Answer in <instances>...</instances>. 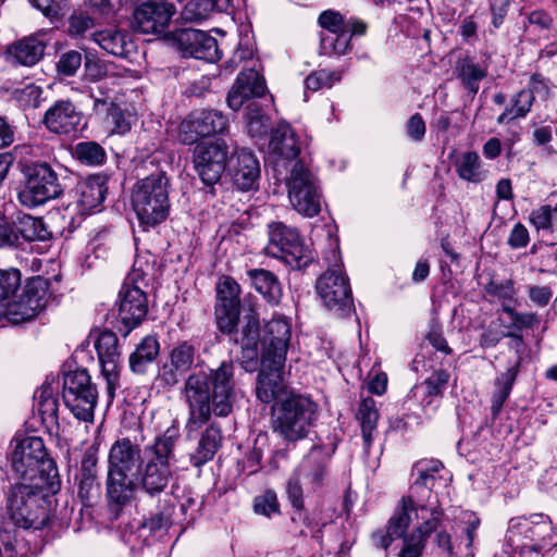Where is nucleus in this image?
Returning a JSON list of instances; mask_svg holds the SVG:
<instances>
[{"label":"nucleus","instance_id":"nucleus-1","mask_svg":"<svg viewBox=\"0 0 557 557\" xmlns=\"http://www.w3.org/2000/svg\"><path fill=\"white\" fill-rule=\"evenodd\" d=\"M181 398L188 408V432L206 424L212 413L227 417L236 401L233 361H222L216 369L190 373L181 389Z\"/></svg>","mask_w":557,"mask_h":557},{"label":"nucleus","instance_id":"nucleus-2","mask_svg":"<svg viewBox=\"0 0 557 557\" xmlns=\"http://www.w3.org/2000/svg\"><path fill=\"white\" fill-rule=\"evenodd\" d=\"M240 286L231 276H223L216 284V302L214 308L218 329L230 335V339L242 349L240 364L246 371H253L258 363V344L260 323L257 313L250 310L239 322Z\"/></svg>","mask_w":557,"mask_h":557},{"label":"nucleus","instance_id":"nucleus-3","mask_svg":"<svg viewBox=\"0 0 557 557\" xmlns=\"http://www.w3.org/2000/svg\"><path fill=\"white\" fill-rule=\"evenodd\" d=\"M7 459L9 480L17 483L47 484L51 492L60 491L61 479L57 462L49 456L41 437H14Z\"/></svg>","mask_w":557,"mask_h":557},{"label":"nucleus","instance_id":"nucleus-4","mask_svg":"<svg viewBox=\"0 0 557 557\" xmlns=\"http://www.w3.org/2000/svg\"><path fill=\"white\" fill-rule=\"evenodd\" d=\"M180 435L178 428L172 425L145 447V461L134 480L136 490L149 498L161 497L174 480L177 462L175 446Z\"/></svg>","mask_w":557,"mask_h":557},{"label":"nucleus","instance_id":"nucleus-5","mask_svg":"<svg viewBox=\"0 0 557 557\" xmlns=\"http://www.w3.org/2000/svg\"><path fill=\"white\" fill-rule=\"evenodd\" d=\"M336 449V436L330 435L326 442L314 444L301 458L285 484V493L290 505L298 509L302 508L304 487L308 494H315L326 486L331 461Z\"/></svg>","mask_w":557,"mask_h":557},{"label":"nucleus","instance_id":"nucleus-6","mask_svg":"<svg viewBox=\"0 0 557 557\" xmlns=\"http://www.w3.org/2000/svg\"><path fill=\"white\" fill-rule=\"evenodd\" d=\"M145 461L140 443L129 437H119L108 454L106 480L107 497L110 505L122 507L131 502L136 491L134 480Z\"/></svg>","mask_w":557,"mask_h":557},{"label":"nucleus","instance_id":"nucleus-7","mask_svg":"<svg viewBox=\"0 0 557 557\" xmlns=\"http://www.w3.org/2000/svg\"><path fill=\"white\" fill-rule=\"evenodd\" d=\"M54 494L47 484L12 482L4 491V518L17 528L40 530L49 521V496Z\"/></svg>","mask_w":557,"mask_h":557},{"label":"nucleus","instance_id":"nucleus-8","mask_svg":"<svg viewBox=\"0 0 557 557\" xmlns=\"http://www.w3.org/2000/svg\"><path fill=\"white\" fill-rule=\"evenodd\" d=\"M318 419L319 405L310 396L301 394H289L272 410L273 432L290 443L308 437Z\"/></svg>","mask_w":557,"mask_h":557},{"label":"nucleus","instance_id":"nucleus-9","mask_svg":"<svg viewBox=\"0 0 557 557\" xmlns=\"http://www.w3.org/2000/svg\"><path fill=\"white\" fill-rule=\"evenodd\" d=\"M132 207L144 231L165 221L170 212L169 178L156 172L139 180L133 188Z\"/></svg>","mask_w":557,"mask_h":557},{"label":"nucleus","instance_id":"nucleus-10","mask_svg":"<svg viewBox=\"0 0 557 557\" xmlns=\"http://www.w3.org/2000/svg\"><path fill=\"white\" fill-rule=\"evenodd\" d=\"M327 270L318 278L315 289L325 307L338 317H347L354 309L348 277L342 271V257L337 243L325 252Z\"/></svg>","mask_w":557,"mask_h":557},{"label":"nucleus","instance_id":"nucleus-11","mask_svg":"<svg viewBox=\"0 0 557 557\" xmlns=\"http://www.w3.org/2000/svg\"><path fill=\"white\" fill-rule=\"evenodd\" d=\"M24 181L17 191L18 202L34 209L59 198L63 194L57 172L47 162H25L21 164Z\"/></svg>","mask_w":557,"mask_h":557},{"label":"nucleus","instance_id":"nucleus-12","mask_svg":"<svg viewBox=\"0 0 557 557\" xmlns=\"http://www.w3.org/2000/svg\"><path fill=\"white\" fill-rule=\"evenodd\" d=\"M322 28L320 33V53L324 55H343L350 50L354 35H364L367 24L359 18H346L334 10L323 11L318 18Z\"/></svg>","mask_w":557,"mask_h":557},{"label":"nucleus","instance_id":"nucleus-13","mask_svg":"<svg viewBox=\"0 0 557 557\" xmlns=\"http://www.w3.org/2000/svg\"><path fill=\"white\" fill-rule=\"evenodd\" d=\"M268 233L269 242L264 248L267 256L281 259L296 270L306 269L313 261L314 256L297 228L282 222H272L268 225Z\"/></svg>","mask_w":557,"mask_h":557},{"label":"nucleus","instance_id":"nucleus-14","mask_svg":"<svg viewBox=\"0 0 557 557\" xmlns=\"http://www.w3.org/2000/svg\"><path fill=\"white\" fill-rule=\"evenodd\" d=\"M62 398L76 419L85 422L94 420L98 389L87 370L76 369L64 374Z\"/></svg>","mask_w":557,"mask_h":557},{"label":"nucleus","instance_id":"nucleus-15","mask_svg":"<svg viewBox=\"0 0 557 557\" xmlns=\"http://www.w3.org/2000/svg\"><path fill=\"white\" fill-rule=\"evenodd\" d=\"M48 280L36 276L26 281L22 290L14 293L0 309V317L17 324L35 318L47 304Z\"/></svg>","mask_w":557,"mask_h":557},{"label":"nucleus","instance_id":"nucleus-16","mask_svg":"<svg viewBox=\"0 0 557 557\" xmlns=\"http://www.w3.org/2000/svg\"><path fill=\"white\" fill-rule=\"evenodd\" d=\"M553 530L548 516L542 513L531 515L530 518H511L508 523L505 541L515 552L525 549L539 552L549 542Z\"/></svg>","mask_w":557,"mask_h":557},{"label":"nucleus","instance_id":"nucleus-17","mask_svg":"<svg viewBox=\"0 0 557 557\" xmlns=\"http://www.w3.org/2000/svg\"><path fill=\"white\" fill-rule=\"evenodd\" d=\"M144 280V272L134 268L119 293V318L125 326L124 336L141 324L147 315L148 299L140 286Z\"/></svg>","mask_w":557,"mask_h":557},{"label":"nucleus","instance_id":"nucleus-18","mask_svg":"<svg viewBox=\"0 0 557 557\" xmlns=\"http://www.w3.org/2000/svg\"><path fill=\"white\" fill-rule=\"evenodd\" d=\"M288 197L294 209L305 216L321 211V194L315 175L300 161L296 162L287 181Z\"/></svg>","mask_w":557,"mask_h":557},{"label":"nucleus","instance_id":"nucleus-19","mask_svg":"<svg viewBox=\"0 0 557 557\" xmlns=\"http://www.w3.org/2000/svg\"><path fill=\"white\" fill-rule=\"evenodd\" d=\"M227 127L228 120L221 111L194 110L181 122L178 139L184 145H194L202 138L223 134Z\"/></svg>","mask_w":557,"mask_h":557},{"label":"nucleus","instance_id":"nucleus-20","mask_svg":"<svg viewBox=\"0 0 557 557\" xmlns=\"http://www.w3.org/2000/svg\"><path fill=\"white\" fill-rule=\"evenodd\" d=\"M228 146L223 139L198 144L193 152L194 168L208 186L219 183L226 170Z\"/></svg>","mask_w":557,"mask_h":557},{"label":"nucleus","instance_id":"nucleus-21","mask_svg":"<svg viewBox=\"0 0 557 557\" xmlns=\"http://www.w3.org/2000/svg\"><path fill=\"white\" fill-rule=\"evenodd\" d=\"M169 39L185 58L207 62H216L221 59L216 39L203 30L181 28L172 32Z\"/></svg>","mask_w":557,"mask_h":557},{"label":"nucleus","instance_id":"nucleus-22","mask_svg":"<svg viewBox=\"0 0 557 557\" xmlns=\"http://www.w3.org/2000/svg\"><path fill=\"white\" fill-rule=\"evenodd\" d=\"M176 9L164 0H146L135 7L131 20L133 30L141 34H162Z\"/></svg>","mask_w":557,"mask_h":557},{"label":"nucleus","instance_id":"nucleus-23","mask_svg":"<svg viewBox=\"0 0 557 557\" xmlns=\"http://www.w3.org/2000/svg\"><path fill=\"white\" fill-rule=\"evenodd\" d=\"M198 357V348L193 341L178 343L170 352L169 362H165L159 373L162 386L172 388L193 368Z\"/></svg>","mask_w":557,"mask_h":557},{"label":"nucleus","instance_id":"nucleus-24","mask_svg":"<svg viewBox=\"0 0 557 557\" xmlns=\"http://www.w3.org/2000/svg\"><path fill=\"white\" fill-rule=\"evenodd\" d=\"M267 91L265 79L255 65L245 66L227 94V106L238 111L247 101L264 97Z\"/></svg>","mask_w":557,"mask_h":557},{"label":"nucleus","instance_id":"nucleus-25","mask_svg":"<svg viewBox=\"0 0 557 557\" xmlns=\"http://www.w3.org/2000/svg\"><path fill=\"white\" fill-rule=\"evenodd\" d=\"M101 366V373L107 381V389L110 395L117 385L120 376V347L116 334L110 330L101 331L95 342Z\"/></svg>","mask_w":557,"mask_h":557},{"label":"nucleus","instance_id":"nucleus-26","mask_svg":"<svg viewBox=\"0 0 557 557\" xmlns=\"http://www.w3.org/2000/svg\"><path fill=\"white\" fill-rule=\"evenodd\" d=\"M443 469V462L437 459H423L416 462L412 471L417 478L410 486L408 502H416L420 507L424 503L440 505L437 499L432 500V490L435 481L442 478L440 472Z\"/></svg>","mask_w":557,"mask_h":557},{"label":"nucleus","instance_id":"nucleus-27","mask_svg":"<svg viewBox=\"0 0 557 557\" xmlns=\"http://www.w3.org/2000/svg\"><path fill=\"white\" fill-rule=\"evenodd\" d=\"M84 115L71 100H57L45 113L42 123L58 135H72L82 128Z\"/></svg>","mask_w":557,"mask_h":557},{"label":"nucleus","instance_id":"nucleus-28","mask_svg":"<svg viewBox=\"0 0 557 557\" xmlns=\"http://www.w3.org/2000/svg\"><path fill=\"white\" fill-rule=\"evenodd\" d=\"M290 341V324L282 318L272 319L264 326L261 359L286 361Z\"/></svg>","mask_w":557,"mask_h":557},{"label":"nucleus","instance_id":"nucleus-29","mask_svg":"<svg viewBox=\"0 0 557 557\" xmlns=\"http://www.w3.org/2000/svg\"><path fill=\"white\" fill-rule=\"evenodd\" d=\"M444 516V509L435 504V507H432L431 517L420 523L411 534L401 537L404 547L398 557H420L429 536L442 527Z\"/></svg>","mask_w":557,"mask_h":557},{"label":"nucleus","instance_id":"nucleus-30","mask_svg":"<svg viewBox=\"0 0 557 557\" xmlns=\"http://www.w3.org/2000/svg\"><path fill=\"white\" fill-rule=\"evenodd\" d=\"M285 362L274 359H261V368L257 377L256 395L264 404L275 400L283 391V370Z\"/></svg>","mask_w":557,"mask_h":557},{"label":"nucleus","instance_id":"nucleus-31","mask_svg":"<svg viewBox=\"0 0 557 557\" xmlns=\"http://www.w3.org/2000/svg\"><path fill=\"white\" fill-rule=\"evenodd\" d=\"M230 173L234 184L240 190H250L258 186L260 163L251 151L242 149L231 159Z\"/></svg>","mask_w":557,"mask_h":557},{"label":"nucleus","instance_id":"nucleus-32","mask_svg":"<svg viewBox=\"0 0 557 557\" xmlns=\"http://www.w3.org/2000/svg\"><path fill=\"white\" fill-rule=\"evenodd\" d=\"M108 193V176L106 174L89 175L77 186L78 198L76 209L81 214H89L106 199Z\"/></svg>","mask_w":557,"mask_h":557},{"label":"nucleus","instance_id":"nucleus-33","mask_svg":"<svg viewBox=\"0 0 557 557\" xmlns=\"http://www.w3.org/2000/svg\"><path fill=\"white\" fill-rule=\"evenodd\" d=\"M408 500L409 495L403 497L400 507L396 509L395 513L388 520V532L396 539L406 536V532L411 522V512H414L417 519L425 521L431 517L432 507H435V504L425 503L420 507L416 502Z\"/></svg>","mask_w":557,"mask_h":557},{"label":"nucleus","instance_id":"nucleus-34","mask_svg":"<svg viewBox=\"0 0 557 557\" xmlns=\"http://www.w3.org/2000/svg\"><path fill=\"white\" fill-rule=\"evenodd\" d=\"M45 49L41 39L28 36L8 46L5 58L13 65L33 66L44 57Z\"/></svg>","mask_w":557,"mask_h":557},{"label":"nucleus","instance_id":"nucleus-35","mask_svg":"<svg viewBox=\"0 0 557 557\" xmlns=\"http://www.w3.org/2000/svg\"><path fill=\"white\" fill-rule=\"evenodd\" d=\"M223 434L218 423H210L200 434L197 446L189 454V462L195 468H201L211 461L222 446Z\"/></svg>","mask_w":557,"mask_h":557},{"label":"nucleus","instance_id":"nucleus-36","mask_svg":"<svg viewBox=\"0 0 557 557\" xmlns=\"http://www.w3.org/2000/svg\"><path fill=\"white\" fill-rule=\"evenodd\" d=\"M454 75L468 94L473 97L480 89L481 81L487 76V66L476 62L473 57L466 54L456 61Z\"/></svg>","mask_w":557,"mask_h":557},{"label":"nucleus","instance_id":"nucleus-37","mask_svg":"<svg viewBox=\"0 0 557 557\" xmlns=\"http://www.w3.org/2000/svg\"><path fill=\"white\" fill-rule=\"evenodd\" d=\"M35 401L41 423L50 435H58L60 430L59 423V403L53 396L50 387L45 386L35 393Z\"/></svg>","mask_w":557,"mask_h":557},{"label":"nucleus","instance_id":"nucleus-38","mask_svg":"<svg viewBox=\"0 0 557 557\" xmlns=\"http://www.w3.org/2000/svg\"><path fill=\"white\" fill-rule=\"evenodd\" d=\"M253 288L271 305H277L283 296L282 284L277 276L265 269L247 271Z\"/></svg>","mask_w":557,"mask_h":557},{"label":"nucleus","instance_id":"nucleus-39","mask_svg":"<svg viewBox=\"0 0 557 557\" xmlns=\"http://www.w3.org/2000/svg\"><path fill=\"white\" fill-rule=\"evenodd\" d=\"M269 147L273 154L286 160H293L300 153L296 134L287 123L278 124L272 132Z\"/></svg>","mask_w":557,"mask_h":557},{"label":"nucleus","instance_id":"nucleus-40","mask_svg":"<svg viewBox=\"0 0 557 557\" xmlns=\"http://www.w3.org/2000/svg\"><path fill=\"white\" fill-rule=\"evenodd\" d=\"M14 221V231L17 235V247L22 239L25 242H45L51 237L42 218H35L26 213L17 214Z\"/></svg>","mask_w":557,"mask_h":557},{"label":"nucleus","instance_id":"nucleus-41","mask_svg":"<svg viewBox=\"0 0 557 557\" xmlns=\"http://www.w3.org/2000/svg\"><path fill=\"white\" fill-rule=\"evenodd\" d=\"M379 417L380 414L375 400L371 397L363 398L357 409L356 419L361 428L363 448L367 455L372 446Z\"/></svg>","mask_w":557,"mask_h":557},{"label":"nucleus","instance_id":"nucleus-42","mask_svg":"<svg viewBox=\"0 0 557 557\" xmlns=\"http://www.w3.org/2000/svg\"><path fill=\"white\" fill-rule=\"evenodd\" d=\"M160 352V344L154 336L148 335L141 339L128 358L129 369L136 374L146 373Z\"/></svg>","mask_w":557,"mask_h":557},{"label":"nucleus","instance_id":"nucleus-43","mask_svg":"<svg viewBox=\"0 0 557 557\" xmlns=\"http://www.w3.org/2000/svg\"><path fill=\"white\" fill-rule=\"evenodd\" d=\"M520 361L509 367L504 373L495 379L494 392L491 398V412L496 418L506 400L508 399L519 372Z\"/></svg>","mask_w":557,"mask_h":557},{"label":"nucleus","instance_id":"nucleus-44","mask_svg":"<svg viewBox=\"0 0 557 557\" xmlns=\"http://www.w3.org/2000/svg\"><path fill=\"white\" fill-rule=\"evenodd\" d=\"M454 166L458 177L462 181L478 184L485 177L482 161L475 151L459 153L454 161Z\"/></svg>","mask_w":557,"mask_h":557},{"label":"nucleus","instance_id":"nucleus-45","mask_svg":"<svg viewBox=\"0 0 557 557\" xmlns=\"http://www.w3.org/2000/svg\"><path fill=\"white\" fill-rule=\"evenodd\" d=\"M97 462L98 458L94 453L88 451L83 457L77 476L78 495L83 499H89L92 492L99 490Z\"/></svg>","mask_w":557,"mask_h":557},{"label":"nucleus","instance_id":"nucleus-46","mask_svg":"<svg viewBox=\"0 0 557 557\" xmlns=\"http://www.w3.org/2000/svg\"><path fill=\"white\" fill-rule=\"evenodd\" d=\"M534 103V97L530 91L523 88L516 92L509 101V104L497 116V124H508L518 119H524L531 111Z\"/></svg>","mask_w":557,"mask_h":557},{"label":"nucleus","instance_id":"nucleus-47","mask_svg":"<svg viewBox=\"0 0 557 557\" xmlns=\"http://www.w3.org/2000/svg\"><path fill=\"white\" fill-rule=\"evenodd\" d=\"M72 156L81 164L86 166L102 165L107 160L103 147L97 141H79L72 147Z\"/></svg>","mask_w":557,"mask_h":557},{"label":"nucleus","instance_id":"nucleus-48","mask_svg":"<svg viewBox=\"0 0 557 557\" xmlns=\"http://www.w3.org/2000/svg\"><path fill=\"white\" fill-rule=\"evenodd\" d=\"M128 35L116 29H106L92 35V39L103 50L115 57H125Z\"/></svg>","mask_w":557,"mask_h":557},{"label":"nucleus","instance_id":"nucleus-49","mask_svg":"<svg viewBox=\"0 0 557 557\" xmlns=\"http://www.w3.org/2000/svg\"><path fill=\"white\" fill-rule=\"evenodd\" d=\"M174 523V505L170 500H164L162 507L149 518L140 522L139 528L148 530L151 534L162 533Z\"/></svg>","mask_w":557,"mask_h":557},{"label":"nucleus","instance_id":"nucleus-50","mask_svg":"<svg viewBox=\"0 0 557 557\" xmlns=\"http://www.w3.org/2000/svg\"><path fill=\"white\" fill-rule=\"evenodd\" d=\"M554 25L553 16L544 9H535L525 13L524 32L540 36L548 34Z\"/></svg>","mask_w":557,"mask_h":557},{"label":"nucleus","instance_id":"nucleus-51","mask_svg":"<svg viewBox=\"0 0 557 557\" xmlns=\"http://www.w3.org/2000/svg\"><path fill=\"white\" fill-rule=\"evenodd\" d=\"M216 10L213 0H189L183 11L182 18L186 22H200L210 16Z\"/></svg>","mask_w":557,"mask_h":557},{"label":"nucleus","instance_id":"nucleus-52","mask_svg":"<svg viewBox=\"0 0 557 557\" xmlns=\"http://www.w3.org/2000/svg\"><path fill=\"white\" fill-rule=\"evenodd\" d=\"M342 74L338 71L318 70L312 72L305 79L306 90L318 91L322 88H331L335 83L339 82Z\"/></svg>","mask_w":557,"mask_h":557},{"label":"nucleus","instance_id":"nucleus-53","mask_svg":"<svg viewBox=\"0 0 557 557\" xmlns=\"http://www.w3.org/2000/svg\"><path fill=\"white\" fill-rule=\"evenodd\" d=\"M449 379L450 374L447 370L438 369L422 383L425 395L430 398L428 405L432 404V398H441L443 396Z\"/></svg>","mask_w":557,"mask_h":557},{"label":"nucleus","instance_id":"nucleus-54","mask_svg":"<svg viewBox=\"0 0 557 557\" xmlns=\"http://www.w3.org/2000/svg\"><path fill=\"white\" fill-rule=\"evenodd\" d=\"M529 221L537 231H552L554 221H557V206H541L530 213Z\"/></svg>","mask_w":557,"mask_h":557},{"label":"nucleus","instance_id":"nucleus-55","mask_svg":"<svg viewBox=\"0 0 557 557\" xmlns=\"http://www.w3.org/2000/svg\"><path fill=\"white\" fill-rule=\"evenodd\" d=\"M253 509L256 513L267 517L280 513V504L276 493L272 490H268L262 495L256 497Z\"/></svg>","mask_w":557,"mask_h":557},{"label":"nucleus","instance_id":"nucleus-56","mask_svg":"<svg viewBox=\"0 0 557 557\" xmlns=\"http://www.w3.org/2000/svg\"><path fill=\"white\" fill-rule=\"evenodd\" d=\"M485 293L499 300L511 301L515 300L516 289L512 280L491 281L485 286Z\"/></svg>","mask_w":557,"mask_h":557},{"label":"nucleus","instance_id":"nucleus-57","mask_svg":"<svg viewBox=\"0 0 557 557\" xmlns=\"http://www.w3.org/2000/svg\"><path fill=\"white\" fill-rule=\"evenodd\" d=\"M17 235L14 231V221L0 211V248H16Z\"/></svg>","mask_w":557,"mask_h":557},{"label":"nucleus","instance_id":"nucleus-58","mask_svg":"<svg viewBox=\"0 0 557 557\" xmlns=\"http://www.w3.org/2000/svg\"><path fill=\"white\" fill-rule=\"evenodd\" d=\"M41 95V88L34 84H29L14 91L15 99L25 108H37L40 104Z\"/></svg>","mask_w":557,"mask_h":557},{"label":"nucleus","instance_id":"nucleus-59","mask_svg":"<svg viewBox=\"0 0 557 557\" xmlns=\"http://www.w3.org/2000/svg\"><path fill=\"white\" fill-rule=\"evenodd\" d=\"M82 62L83 58L81 52L70 50L60 57L57 63V70L60 74L64 76H72L81 67Z\"/></svg>","mask_w":557,"mask_h":557},{"label":"nucleus","instance_id":"nucleus-60","mask_svg":"<svg viewBox=\"0 0 557 557\" xmlns=\"http://www.w3.org/2000/svg\"><path fill=\"white\" fill-rule=\"evenodd\" d=\"M253 46L251 40L246 36L242 38L237 45L236 50L233 53V57L230 59V64L233 67H237L242 62H249L251 66H256L258 61H253Z\"/></svg>","mask_w":557,"mask_h":557},{"label":"nucleus","instance_id":"nucleus-61","mask_svg":"<svg viewBox=\"0 0 557 557\" xmlns=\"http://www.w3.org/2000/svg\"><path fill=\"white\" fill-rule=\"evenodd\" d=\"M32 3L51 21L59 18L66 5L65 0H32Z\"/></svg>","mask_w":557,"mask_h":557},{"label":"nucleus","instance_id":"nucleus-62","mask_svg":"<svg viewBox=\"0 0 557 557\" xmlns=\"http://www.w3.org/2000/svg\"><path fill=\"white\" fill-rule=\"evenodd\" d=\"M426 133L425 122L420 113H414L406 123V134L414 143L423 140Z\"/></svg>","mask_w":557,"mask_h":557},{"label":"nucleus","instance_id":"nucleus-63","mask_svg":"<svg viewBox=\"0 0 557 557\" xmlns=\"http://www.w3.org/2000/svg\"><path fill=\"white\" fill-rule=\"evenodd\" d=\"M523 89L530 91L534 98L539 96L542 99H547L550 96L549 81L539 73L531 75L528 87Z\"/></svg>","mask_w":557,"mask_h":557},{"label":"nucleus","instance_id":"nucleus-64","mask_svg":"<svg viewBox=\"0 0 557 557\" xmlns=\"http://www.w3.org/2000/svg\"><path fill=\"white\" fill-rule=\"evenodd\" d=\"M84 69L86 78L92 82H98L107 75L106 65L94 57H86Z\"/></svg>","mask_w":557,"mask_h":557}]
</instances>
